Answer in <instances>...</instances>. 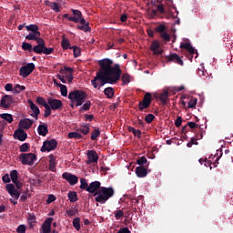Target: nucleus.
Returning <instances> with one entry per match:
<instances>
[{
    "label": "nucleus",
    "instance_id": "nucleus-4",
    "mask_svg": "<svg viewBox=\"0 0 233 233\" xmlns=\"http://www.w3.org/2000/svg\"><path fill=\"white\" fill-rule=\"evenodd\" d=\"M28 35L25 36V39L28 41H36L37 45L44 48L45 39L41 38V33L38 31L39 27L37 25L31 24L25 25Z\"/></svg>",
    "mask_w": 233,
    "mask_h": 233
},
{
    "label": "nucleus",
    "instance_id": "nucleus-49",
    "mask_svg": "<svg viewBox=\"0 0 233 233\" xmlns=\"http://www.w3.org/2000/svg\"><path fill=\"white\" fill-rule=\"evenodd\" d=\"M22 49L23 50H27V51H32L33 47H32L31 44L24 42V43H22Z\"/></svg>",
    "mask_w": 233,
    "mask_h": 233
},
{
    "label": "nucleus",
    "instance_id": "nucleus-52",
    "mask_svg": "<svg viewBox=\"0 0 233 233\" xmlns=\"http://www.w3.org/2000/svg\"><path fill=\"white\" fill-rule=\"evenodd\" d=\"M33 51H35V54H43L44 47L37 45L33 47Z\"/></svg>",
    "mask_w": 233,
    "mask_h": 233
},
{
    "label": "nucleus",
    "instance_id": "nucleus-13",
    "mask_svg": "<svg viewBox=\"0 0 233 233\" xmlns=\"http://www.w3.org/2000/svg\"><path fill=\"white\" fill-rule=\"evenodd\" d=\"M47 104L52 110H62L64 106L63 102L57 98H47Z\"/></svg>",
    "mask_w": 233,
    "mask_h": 233
},
{
    "label": "nucleus",
    "instance_id": "nucleus-64",
    "mask_svg": "<svg viewBox=\"0 0 233 233\" xmlns=\"http://www.w3.org/2000/svg\"><path fill=\"white\" fill-rule=\"evenodd\" d=\"M118 233H131V231L128 229V228H121L118 230Z\"/></svg>",
    "mask_w": 233,
    "mask_h": 233
},
{
    "label": "nucleus",
    "instance_id": "nucleus-10",
    "mask_svg": "<svg viewBox=\"0 0 233 233\" xmlns=\"http://www.w3.org/2000/svg\"><path fill=\"white\" fill-rule=\"evenodd\" d=\"M57 147V142L56 139H51V140H46L43 143L42 147L40 148L41 152H51L56 150Z\"/></svg>",
    "mask_w": 233,
    "mask_h": 233
},
{
    "label": "nucleus",
    "instance_id": "nucleus-17",
    "mask_svg": "<svg viewBox=\"0 0 233 233\" xmlns=\"http://www.w3.org/2000/svg\"><path fill=\"white\" fill-rule=\"evenodd\" d=\"M150 162H148L147 165H144V166H137L136 168V174L137 177H145L148 175V166H149Z\"/></svg>",
    "mask_w": 233,
    "mask_h": 233
},
{
    "label": "nucleus",
    "instance_id": "nucleus-56",
    "mask_svg": "<svg viewBox=\"0 0 233 233\" xmlns=\"http://www.w3.org/2000/svg\"><path fill=\"white\" fill-rule=\"evenodd\" d=\"M52 228L46 226L44 223L42 225V233H51Z\"/></svg>",
    "mask_w": 233,
    "mask_h": 233
},
{
    "label": "nucleus",
    "instance_id": "nucleus-43",
    "mask_svg": "<svg viewBox=\"0 0 233 233\" xmlns=\"http://www.w3.org/2000/svg\"><path fill=\"white\" fill-rule=\"evenodd\" d=\"M19 150L23 154H25V152H28L30 150L29 143H23V145L19 147Z\"/></svg>",
    "mask_w": 233,
    "mask_h": 233
},
{
    "label": "nucleus",
    "instance_id": "nucleus-18",
    "mask_svg": "<svg viewBox=\"0 0 233 233\" xmlns=\"http://www.w3.org/2000/svg\"><path fill=\"white\" fill-rule=\"evenodd\" d=\"M5 188L12 198H14L15 199L19 198L21 193L17 189H15V187L14 184H7Z\"/></svg>",
    "mask_w": 233,
    "mask_h": 233
},
{
    "label": "nucleus",
    "instance_id": "nucleus-27",
    "mask_svg": "<svg viewBox=\"0 0 233 233\" xmlns=\"http://www.w3.org/2000/svg\"><path fill=\"white\" fill-rule=\"evenodd\" d=\"M137 165H138L139 167L148 166V160L145 156L139 157L137 159Z\"/></svg>",
    "mask_w": 233,
    "mask_h": 233
},
{
    "label": "nucleus",
    "instance_id": "nucleus-11",
    "mask_svg": "<svg viewBox=\"0 0 233 233\" xmlns=\"http://www.w3.org/2000/svg\"><path fill=\"white\" fill-rule=\"evenodd\" d=\"M152 103V95L150 93H146L143 98V101L138 104L140 112H143L144 109H147L150 106Z\"/></svg>",
    "mask_w": 233,
    "mask_h": 233
},
{
    "label": "nucleus",
    "instance_id": "nucleus-53",
    "mask_svg": "<svg viewBox=\"0 0 233 233\" xmlns=\"http://www.w3.org/2000/svg\"><path fill=\"white\" fill-rule=\"evenodd\" d=\"M53 51H54V47H46L45 46L43 47V54L44 55H51Z\"/></svg>",
    "mask_w": 233,
    "mask_h": 233
},
{
    "label": "nucleus",
    "instance_id": "nucleus-15",
    "mask_svg": "<svg viewBox=\"0 0 233 233\" xmlns=\"http://www.w3.org/2000/svg\"><path fill=\"white\" fill-rule=\"evenodd\" d=\"M87 160H86V165H91V164H96V162L99 159V157L96 150H87L86 153Z\"/></svg>",
    "mask_w": 233,
    "mask_h": 233
},
{
    "label": "nucleus",
    "instance_id": "nucleus-5",
    "mask_svg": "<svg viewBox=\"0 0 233 233\" xmlns=\"http://www.w3.org/2000/svg\"><path fill=\"white\" fill-rule=\"evenodd\" d=\"M87 95L83 90H73L68 94V99L76 103V106H83Z\"/></svg>",
    "mask_w": 233,
    "mask_h": 233
},
{
    "label": "nucleus",
    "instance_id": "nucleus-33",
    "mask_svg": "<svg viewBox=\"0 0 233 233\" xmlns=\"http://www.w3.org/2000/svg\"><path fill=\"white\" fill-rule=\"evenodd\" d=\"M127 130L131 132L137 138H141V130L139 129L136 130V127H128Z\"/></svg>",
    "mask_w": 233,
    "mask_h": 233
},
{
    "label": "nucleus",
    "instance_id": "nucleus-9",
    "mask_svg": "<svg viewBox=\"0 0 233 233\" xmlns=\"http://www.w3.org/2000/svg\"><path fill=\"white\" fill-rule=\"evenodd\" d=\"M35 69V66L31 62L20 67L19 76L23 78H26L32 74V72Z\"/></svg>",
    "mask_w": 233,
    "mask_h": 233
},
{
    "label": "nucleus",
    "instance_id": "nucleus-36",
    "mask_svg": "<svg viewBox=\"0 0 233 233\" xmlns=\"http://www.w3.org/2000/svg\"><path fill=\"white\" fill-rule=\"evenodd\" d=\"M25 90V86H20L19 84H15V87L13 88L14 94H20L21 92Z\"/></svg>",
    "mask_w": 233,
    "mask_h": 233
},
{
    "label": "nucleus",
    "instance_id": "nucleus-38",
    "mask_svg": "<svg viewBox=\"0 0 233 233\" xmlns=\"http://www.w3.org/2000/svg\"><path fill=\"white\" fill-rule=\"evenodd\" d=\"M57 86H59L60 88V93L61 96H63V97H66L67 96V87L64 85V84H57Z\"/></svg>",
    "mask_w": 233,
    "mask_h": 233
},
{
    "label": "nucleus",
    "instance_id": "nucleus-29",
    "mask_svg": "<svg viewBox=\"0 0 233 233\" xmlns=\"http://www.w3.org/2000/svg\"><path fill=\"white\" fill-rule=\"evenodd\" d=\"M104 93L108 99H112L115 96V89L113 87H106Z\"/></svg>",
    "mask_w": 233,
    "mask_h": 233
},
{
    "label": "nucleus",
    "instance_id": "nucleus-51",
    "mask_svg": "<svg viewBox=\"0 0 233 233\" xmlns=\"http://www.w3.org/2000/svg\"><path fill=\"white\" fill-rule=\"evenodd\" d=\"M154 119H155V116L151 113L149 115H147V116H145V122L147 124L152 123L154 121Z\"/></svg>",
    "mask_w": 233,
    "mask_h": 233
},
{
    "label": "nucleus",
    "instance_id": "nucleus-37",
    "mask_svg": "<svg viewBox=\"0 0 233 233\" xmlns=\"http://www.w3.org/2000/svg\"><path fill=\"white\" fill-rule=\"evenodd\" d=\"M78 131L81 132V134L86 136V135H88L89 132H90V126H89V125L81 126V127H79V130H78Z\"/></svg>",
    "mask_w": 233,
    "mask_h": 233
},
{
    "label": "nucleus",
    "instance_id": "nucleus-19",
    "mask_svg": "<svg viewBox=\"0 0 233 233\" xmlns=\"http://www.w3.org/2000/svg\"><path fill=\"white\" fill-rule=\"evenodd\" d=\"M14 138L20 140V142H25L27 138V133L22 127H19L15 131Z\"/></svg>",
    "mask_w": 233,
    "mask_h": 233
},
{
    "label": "nucleus",
    "instance_id": "nucleus-48",
    "mask_svg": "<svg viewBox=\"0 0 233 233\" xmlns=\"http://www.w3.org/2000/svg\"><path fill=\"white\" fill-rule=\"evenodd\" d=\"M100 136V130L95 129L91 134V139L96 140Z\"/></svg>",
    "mask_w": 233,
    "mask_h": 233
},
{
    "label": "nucleus",
    "instance_id": "nucleus-22",
    "mask_svg": "<svg viewBox=\"0 0 233 233\" xmlns=\"http://www.w3.org/2000/svg\"><path fill=\"white\" fill-rule=\"evenodd\" d=\"M33 124H34L33 119H30V118L21 119L19 122V127L22 129L28 130L32 127Z\"/></svg>",
    "mask_w": 233,
    "mask_h": 233
},
{
    "label": "nucleus",
    "instance_id": "nucleus-35",
    "mask_svg": "<svg viewBox=\"0 0 233 233\" xmlns=\"http://www.w3.org/2000/svg\"><path fill=\"white\" fill-rule=\"evenodd\" d=\"M80 189L88 191L89 186L86 178H80Z\"/></svg>",
    "mask_w": 233,
    "mask_h": 233
},
{
    "label": "nucleus",
    "instance_id": "nucleus-20",
    "mask_svg": "<svg viewBox=\"0 0 233 233\" xmlns=\"http://www.w3.org/2000/svg\"><path fill=\"white\" fill-rule=\"evenodd\" d=\"M101 188V182L98 180H95L94 182L90 183L87 187V192L90 194H96Z\"/></svg>",
    "mask_w": 233,
    "mask_h": 233
},
{
    "label": "nucleus",
    "instance_id": "nucleus-58",
    "mask_svg": "<svg viewBox=\"0 0 233 233\" xmlns=\"http://www.w3.org/2000/svg\"><path fill=\"white\" fill-rule=\"evenodd\" d=\"M161 37L166 42H169L170 41V35L167 32L162 33L161 34Z\"/></svg>",
    "mask_w": 233,
    "mask_h": 233
},
{
    "label": "nucleus",
    "instance_id": "nucleus-7",
    "mask_svg": "<svg viewBox=\"0 0 233 233\" xmlns=\"http://www.w3.org/2000/svg\"><path fill=\"white\" fill-rule=\"evenodd\" d=\"M150 51H152L153 55L157 57H164V50L162 49L161 44L158 42V40H153V42L150 44Z\"/></svg>",
    "mask_w": 233,
    "mask_h": 233
},
{
    "label": "nucleus",
    "instance_id": "nucleus-32",
    "mask_svg": "<svg viewBox=\"0 0 233 233\" xmlns=\"http://www.w3.org/2000/svg\"><path fill=\"white\" fill-rule=\"evenodd\" d=\"M61 46L64 50H67L70 48V40L66 38L65 36L62 37Z\"/></svg>",
    "mask_w": 233,
    "mask_h": 233
},
{
    "label": "nucleus",
    "instance_id": "nucleus-34",
    "mask_svg": "<svg viewBox=\"0 0 233 233\" xmlns=\"http://www.w3.org/2000/svg\"><path fill=\"white\" fill-rule=\"evenodd\" d=\"M0 117L3 120L8 122L9 124H11L13 122V116L9 113H2V115H0Z\"/></svg>",
    "mask_w": 233,
    "mask_h": 233
},
{
    "label": "nucleus",
    "instance_id": "nucleus-59",
    "mask_svg": "<svg viewBox=\"0 0 233 233\" xmlns=\"http://www.w3.org/2000/svg\"><path fill=\"white\" fill-rule=\"evenodd\" d=\"M170 62H174L179 66H183L184 65V62L182 59H168L167 60V63H170Z\"/></svg>",
    "mask_w": 233,
    "mask_h": 233
},
{
    "label": "nucleus",
    "instance_id": "nucleus-44",
    "mask_svg": "<svg viewBox=\"0 0 233 233\" xmlns=\"http://www.w3.org/2000/svg\"><path fill=\"white\" fill-rule=\"evenodd\" d=\"M68 137L75 138V139H81L83 137L78 132H70V133H68Z\"/></svg>",
    "mask_w": 233,
    "mask_h": 233
},
{
    "label": "nucleus",
    "instance_id": "nucleus-14",
    "mask_svg": "<svg viewBox=\"0 0 233 233\" xmlns=\"http://www.w3.org/2000/svg\"><path fill=\"white\" fill-rule=\"evenodd\" d=\"M14 98L10 95H5L1 98L0 106L3 108H10L14 103Z\"/></svg>",
    "mask_w": 233,
    "mask_h": 233
},
{
    "label": "nucleus",
    "instance_id": "nucleus-25",
    "mask_svg": "<svg viewBox=\"0 0 233 233\" xmlns=\"http://www.w3.org/2000/svg\"><path fill=\"white\" fill-rule=\"evenodd\" d=\"M48 168L52 172H56V157L54 155L49 156V166Z\"/></svg>",
    "mask_w": 233,
    "mask_h": 233
},
{
    "label": "nucleus",
    "instance_id": "nucleus-54",
    "mask_svg": "<svg viewBox=\"0 0 233 233\" xmlns=\"http://www.w3.org/2000/svg\"><path fill=\"white\" fill-rule=\"evenodd\" d=\"M123 217H124V212L122 211V209H118V211L115 212V218L116 220H119Z\"/></svg>",
    "mask_w": 233,
    "mask_h": 233
},
{
    "label": "nucleus",
    "instance_id": "nucleus-21",
    "mask_svg": "<svg viewBox=\"0 0 233 233\" xmlns=\"http://www.w3.org/2000/svg\"><path fill=\"white\" fill-rule=\"evenodd\" d=\"M27 102H28L30 109L34 112L30 116L35 117V120H38V116L40 115V109L37 107V106L32 100H28Z\"/></svg>",
    "mask_w": 233,
    "mask_h": 233
},
{
    "label": "nucleus",
    "instance_id": "nucleus-62",
    "mask_svg": "<svg viewBox=\"0 0 233 233\" xmlns=\"http://www.w3.org/2000/svg\"><path fill=\"white\" fill-rule=\"evenodd\" d=\"M27 195H28V190L24 191L23 194H22V196H21V199H20V200H21L22 202L26 201V199H27Z\"/></svg>",
    "mask_w": 233,
    "mask_h": 233
},
{
    "label": "nucleus",
    "instance_id": "nucleus-2",
    "mask_svg": "<svg viewBox=\"0 0 233 233\" xmlns=\"http://www.w3.org/2000/svg\"><path fill=\"white\" fill-rule=\"evenodd\" d=\"M73 16L68 17V21L75 23H79L80 25H76V28L82 30V32L88 33L91 32L90 23L86 22L83 17V14L80 10L72 9Z\"/></svg>",
    "mask_w": 233,
    "mask_h": 233
},
{
    "label": "nucleus",
    "instance_id": "nucleus-57",
    "mask_svg": "<svg viewBox=\"0 0 233 233\" xmlns=\"http://www.w3.org/2000/svg\"><path fill=\"white\" fill-rule=\"evenodd\" d=\"M26 231V228L25 227L24 224H21L17 228H16V232L17 233H25Z\"/></svg>",
    "mask_w": 233,
    "mask_h": 233
},
{
    "label": "nucleus",
    "instance_id": "nucleus-16",
    "mask_svg": "<svg viewBox=\"0 0 233 233\" xmlns=\"http://www.w3.org/2000/svg\"><path fill=\"white\" fill-rule=\"evenodd\" d=\"M63 179L67 181L70 185L74 186L77 184L78 182V177L76 175H71L69 172H64L62 175Z\"/></svg>",
    "mask_w": 233,
    "mask_h": 233
},
{
    "label": "nucleus",
    "instance_id": "nucleus-26",
    "mask_svg": "<svg viewBox=\"0 0 233 233\" xmlns=\"http://www.w3.org/2000/svg\"><path fill=\"white\" fill-rule=\"evenodd\" d=\"M159 100L161 101L163 106H167V103L168 101V91L165 90L163 94L159 96Z\"/></svg>",
    "mask_w": 233,
    "mask_h": 233
},
{
    "label": "nucleus",
    "instance_id": "nucleus-60",
    "mask_svg": "<svg viewBox=\"0 0 233 233\" xmlns=\"http://www.w3.org/2000/svg\"><path fill=\"white\" fill-rule=\"evenodd\" d=\"M183 122V118L181 116H177L175 122V125L177 128L181 127V124Z\"/></svg>",
    "mask_w": 233,
    "mask_h": 233
},
{
    "label": "nucleus",
    "instance_id": "nucleus-55",
    "mask_svg": "<svg viewBox=\"0 0 233 233\" xmlns=\"http://www.w3.org/2000/svg\"><path fill=\"white\" fill-rule=\"evenodd\" d=\"M198 100L197 98H191L188 102V107L193 108L197 106Z\"/></svg>",
    "mask_w": 233,
    "mask_h": 233
},
{
    "label": "nucleus",
    "instance_id": "nucleus-6",
    "mask_svg": "<svg viewBox=\"0 0 233 233\" xmlns=\"http://www.w3.org/2000/svg\"><path fill=\"white\" fill-rule=\"evenodd\" d=\"M19 159L22 162V165L32 167L33 165H35V162L37 160V157L32 153H27V154L22 153L19 156Z\"/></svg>",
    "mask_w": 233,
    "mask_h": 233
},
{
    "label": "nucleus",
    "instance_id": "nucleus-28",
    "mask_svg": "<svg viewBox=\"0 0 233 233\" xmlns=\"http://www.w3.org/2000/svg\"><path fill=\"white\" fill-rule=\"evenodd\" d=\"M122 79V86H127L131 81V76L128 73H124L121 76Z\"/></svg>",
    "mask_w": 233,
    "mask_h": 233
},
{
    "label": "nucleus",
    "instance_id": "nucleus-31",
    "mask_svg": "<svg viewBox=\"0 0 233 233\" xmlns=\"http://www.w3.org/2000/svg\"><path fill=\"white\" fill-rule=\"evenodd\" d=\"M67 197L71 203L77 202V193L76 192L69 191Z\"/></svg>",
    "mask_w": 233,
    "mask_h": 233
},
{
    "label": "nucleus",
    "instance_id": "nucleus-24",
    "mask_svg": "<svg viewBox=\"0 0 233 233\" xmlns=\"http://www.w3.org/2000/svg\"><path fill=\"white\" fill-rule=\"evenodd\" d=\"M27 223L30 228H33L35 227V224L36 223V217L34 213H28Z\"/></svg>",
    "mask_w": 233,
    "mask_h": 233
},
{
    "label": "nucleus",
    "instance_id": "nucleus-30",
    "mask_svg": "<svg viewBox=\"0 0 233 233\" xmlns=\"http://www.w3.org/2000/svg\"><path fill=\"white\" fill-rule=\"evenodd\" d=\"M73 227L76 228V231L81 230V219L79 217H76L73 219Z\"/></svg>",
    "mask_w": 233,
    "mask_h": 233
},
{
    "label": "nucleus",
    "instance_id": "nucleus-3",
    "mask_svg": "<svg viewBox=\"0 0 233 233\" xmlns=\"http://www.w3.org/2000/svg\"><path fill=\"white\" fill-rule=\"evenodd\" d=\"M93 196L96 202L103 205L115 196V189L112 187H100L98 191L93 194Z\"/></svg>",
    "mask_w": 233,
    "mask_h": 233
},
{
    "label": "nucleus",
    "instance_id": "nucleus-63",
    "mask_svg": "<svg viewBox=\"0 0 233 233\" xmlns=\"http://www.w3.org/2000/svg\"><path fill=\"white\" fill-rule=\"evenodd\" d=\"M52 221H53V218H47L46 221H45V225L46 227H49V228H52Z\"/></svg>",
    "mask_w": 233,
    "mask_h": 233
},
{
    "label": "nucleus",
    "instance_id": "nucleus-42",
    "mask_svg": "<svg viewBox=\"0 0 233 233\" xmlns=\"http://www.w3.org/2000/svg\"><path fill=\"white\" fill-rule=\"evenodd\" d=\"M71 49H73V54H74V57L75 58H77L81 56V49L80 47L75 46H72Z\"/></svg>",
    "mask_w": 233,
    "mask_h": 233
},
{
    "label": "nucleus",
    "instance_id": "nucleus-45",
    "mask_svg": "<svg viewBox=\"0 0 233 233\" xmlns=\"http://www.w3.org/2000/svg\"><path fill=\"white\" fill-rule=\"evenodd\" d=\"M91 106H92V104H91L90 101L86 102V103L82 106V107H81V109H80V112H87L88 110H90Z\"/></svg>",
    "mask_w": 233,
    "mask_h": 233
},
{
    "label": "nucleus",
    "instance_id": "nucleus-1",
    "mask_svg": "<svg viewBox=\"0 0 233 233\" xmlns=\"http://www.w3.org/2000/svg\"><path fill=\"white\" fill-rule=\"evenodd\" d=\"M112 65L113 61L111 59L98 60L100 68L91 82L94 88H97V81H100L99 87H101L106 84H116L121 79L122 69L120 68V65H115L114 66Z\"/></svg>",
    "mask_w": 233,
    "mask_h": 233
},
{
    "label": "nucleus",
    "instance_id": "nucleus-46",
    "mask_svg": "<svg viewBox=\"0 0 233 233\" xmlns=\"http://www.w3.org/2000/svg\"><path fill=\"white\" fill-rule=\"evenodd\" d=\"M157 33L163 34L167 30V26L165 25H158L155 28Z\"/></svg>",
    "mask_w": 233,
    "mask_h": 233
},
{
    "label": "nucleus",
    "instance_id": "nucleus-12",
    "mask_svg": "<svg viewBox=\"0 0 233 233\" xmlns=\"http://www.w3.org/2000/svg\"><path fill=\"white\" fill-rule=\"evenodd\" d=\"M73 73L74 69L71 67L64 66L60 68V74L66 77L69 84H71L74 79Z\"/></svg>",
    "mask_w": 233,
    "mask_h": 233
},
{
    "label": "nucleus",
    "instance_id": "nucleus-47",
    "mask_svg": "<svg viewBox=\"0 0 233 233\" xmlns=\"http://www.w3.org/2000/svg\"><path fill=\"white\" fill-rule=\"evenodd\" d=\"M45 108H46V110L44 113V116L48 117L49 116L52 115V108L49 104H47Z\"/></svg>",
    "mask_w": 233,
    "mask_h": 233
},
{
    "label": "nucleus",
    "instance_id": "nucleus-39",
    "mask_svg": "<svg viewBox=\"0 0 233 233\" xmlns=\"http://www.w3.org/2000/svg\"><path fill=\"white\" fill-rule=\"evenodd\" d=\"M10 177L13 183H16V180H18L19 175L17 170H12L10 172Z\"/></svg>",
    "mask_w": 233,
    "mask_h": 233
},
{
    "label": "nucleus",
    "instance_id": "nucleus-23",
    "mask_svg": "<svg viewBox=\"0 0 233 233\" xmlns=\"http://www.w3.org/2000/svg\"><path fill=\"white\" fill-rule=\"evenodd\" d=\"M37 132L39 136L46 137L49 132L48 126L46 124L39 125L37 127Z\"/></svg>",
    "mask_w": 233,
    "mask_h": 233
},
{
    "label": "nucleus",
    "instance_id": "nucleus-8",
    "mask_svg": "<svg viewBox=\"0 0 233 233\" xmlns=\"http://www.w3.org/2000/svg\"><path fill=\"white\" fill-rule=\"evenodd\" d=\"M180 48L187 51V58L188 59H193L194 57H195V59H197L198 57V50H196L195 47H193V46L190 45L189 43H182L180 45Z\"/></svg>",
    "mask_w": 233,
    "mask_h": 233
},
{
    "label": "nucleus",
    "instance_id": "nucleus-41",
    "mask_svg": "<svg viewBox=\"0 0 233 233\" xmlns=\"http://www.w3.org/2000/svg\"><path fill=\"white\" fill-rule=\"evenodd\" d=\"M35 102L37 103V105L42 106L44 107H46L48 105L47 102L45 100V97L42 96H37L35 98Z\"/></svg>",
    "mask_w": 233,
    "mask_h": 233
},
{
    "label": "nucleus",
    "instance_id": "nucleus-61",
    "mask_svg": "<svg viewBox=\"0 0 233 233\" xmlns=\"http://www.w3.org/2000/svg\"><path fill=\"white\" fill-rule=\"evenodd\" d=\"M56 198L55 197V195H53V194L48 195L47 204L53 203L54 201H56Z\"/></svg>",
    "mask_w": 233,
    "mask_h": 233
},
{
    "label": "nucleus",
    "instance_id": "nucleus-50",
    "mask_svg": "<svg viewBox=\"0 0 233 233\" xmlns=\"http://www.w3.org/2000/svg\"><path fill=\"white\" fill-rule=\"evenodd\" d=\"M50 7L51 9L54 11V12H60V8L59 6L57 5V3L56 2H52L51 5H50Z\"/></svg>",
    "mask_w": 233,
    "mask_h": 233
},
{
    "label": "nucleus",
    "instance_id": "nucleus-40",
    "mask_svg": "<svg viewBox=\"0 0 233 233\" xmlns=\"http://www.w3.org/2000/svg\"><path fill=\"white\" fill-rule=\"evenodd\" d=\"M77 213H78V209L77 208L66 209V217H68V218L76 217Z\"/></svg>",
    "mask_w": 233,
    "mask_h": 233
}]
</instances>
